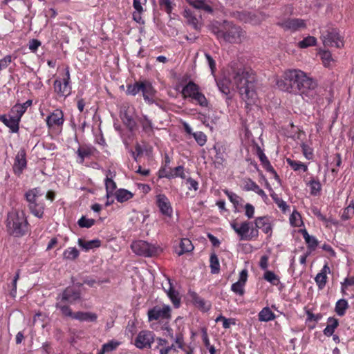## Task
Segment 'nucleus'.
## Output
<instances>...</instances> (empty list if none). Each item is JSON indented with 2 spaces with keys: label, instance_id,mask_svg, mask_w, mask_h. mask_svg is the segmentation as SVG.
<instances>
[{
  "label": "nucleus",
  "instance_id": "obj_1",
  "mask_svg": "<svg viewBox=\"0 0 354 354\" xmlns=\"http://www.w3.org/2000/svg\"><path fill=\"white\" fill-rule=\"evenodd\" d=\"M276 84L281 91L299 94L303 97H313L317 86V83L313 78L299 69L285 71Z\"/></svg>",
  "mask_w": 354,
  "mask_h": 354
},
{
  "label": "nucleus",
  "instance_id": "obj_2",
  "mask_svg": "<svg viewBox=\"0 0 354 354\" xmlns=\"http://www.w3.org/2000/svg\"><path fill=\"white\" fill-rule=\"evenodd\" d=\"M234 83L246 106L254 104L257 100L255 76L253 71L248 68H239L234 75Z\"/></svg>",
  "mask_w": 354,
  "mask_h": 354
},
{
  "label": "nucleus",
  "instance_id": "obj_3",
  "mask_svg": "<svg viewBox=\"0 0 354 354\" xmlns=\"http://www.w3.org/2000/svg\"><path fill=\"white\" fill-rule=\"evenodd\" d=\"M8 232L15 237L24 236L28 230V221L23 211H12L6 220Z\"/></svg>",
  "mask_w": 354,
  "mask_h": 354
},
{
  "label": "nucleus",
  "instance_id": "obj_4",
  "mask_svg": "<svg viewBox=\"0 0 354 354\" xmlns=\"http://www.w3.org/2000/svg\"><path fill=\"white\" fill-rule=\"evenodd\" d=\"M25 197L30 212L36 217L41 218L45 209L44 192L40 188H33L26 192Z\"/></svg>",
  "mask_w": 354,
  "mask_h": 354
},
{
  "label": "nucleus",
  "instance_id": "obj_5",
  "mask_svg": "<svg viewBox=\"0 0 354 354\" xmlns=\"http://www.w3.org/2000/svg\"><path fill=\"white\" fill-rule=\"evenodd\" d=\"M64 71L62 80H56L53 84L55 92L60 97H67L71 93L69 68L66 67Z\"/></svg>",
  "mask_w": 354,
  "mask_h": 354
},
{
  "label": "nucleus",
  "instance_id": "obj_6",
  "mask_svg": "<svg viewBox=\"0 0 354 354\" xmlns=\"http://www.w3.org/2000/svg\"><path fill=\"white\" fill-rule=\"evenodd\" d=\"M321 39L324 46L342 48L344 46L343 37L339 32L334 28H331L322 32Z\"/></svg>",
  "mask_w": 354,
  "mask_h": 354
},
{
  "label": "nucleus",
  "instance_id": "obj_7",
  "mask_svg": "<svg viewBox=\"0 0 354 354\" xmlns=\"http://www.w3.org/2000/svg\"><path fill=\"white\" fill-rule=\"evenodd\" d=\"M131 248L134 253L145 257H153L158 252L156 246L142 240L133 242Z\"/></svg>",
  "mask_w": 354,
  "mask_h": 354
},
{
  "label": "nucleus",
  "instance_id": "obj_8",
  "mask_svg": "<svg viewBox=\"0 0 354 354\" xmlns=\"http://www.w3.org/2000/svg\"><path fill=\"white\" fill-rule=\"evenodd\" d=\"M236 234L239 236L241 240H251L257 238L259 231L253 226L252 222L245 221L242 222L236 230Z\"/></svg>",
  "mask_w": 354,
  "mask_h": 354
},
{
  "label": "nucleus",
  "instance_id": "obj_9",
  "mask_svg": "<svg viewBox=\"0 0 354 354\" xmlns=\"http://www.w3.org/2000/svg\"><path fill=\"white\" fill-rule=\"evenodd\" d=\"M155 341V334L150 330H141L135 339V346L140 349L150 348Z\"/></svg>",
  "mask_w": 354,
  "mask_h": 354
},
{
  "label": "nucleus",
  "instance_id": "obj_10",
  "mask_svg": "<svg viewBox=\"0 0 354 354\" xmlns=\"http://www.w3.org/2000/svg\"><path fill=\"white\" fill-rule=\"evenodd\" d=\"M218 36L223 37L230 43H240L245 37V32L240 27L233 26L227 31L219 32Z\"/></svg>",
  "mask_w": 354,
  "mask_h": 354
},
{
  "label": "nucleus",
  "instance_id": "obj_11",
  "mask_svg": "<svg viewBox=\"0 0 354 354\" xmlns=\"http://www.w3.org/2000/svg\"><path fill=\"white\" fill-rule=\"evenodd\" d=\"M147 315L149 321L169 319L171 317V308L168 305L156 306L148 310Z\"/></svg>",
  "mask_w": 354,
  "mask_h": 354
},
{
  "label": "nucleus",
  "instance_id": "obj_12",
  "mask_svg": "<svg viewBox=\"0 0 354 354\" xmlns=\"http://www.w3.org/2000/svg\"><path fill=\"white\" fill-rule=\"evenodd\" d=\"M277 25L284 30L290 32H296L306 27V22L304 19L297 18L279 21L277 22Z\"/></svg>",
  "mask_w": 354,
  "mask_h": 354
},
{
  "label": "nucleus",
  "instance_id": "obj_13",
  "mask_svg": "<svg viewBox=\"0 0 354 354\" xmlns=\"http://www.w3.org/2000/svg\"><path fill=\"white\" fill-rule=\"evenodd\" d=\"M48 129H55L61 127L64 122V113L60 109H55L46 119Z\"/></svg>",
  "mask_w": 354,
  "mask_h": 354
},
{
  "label": "nucleus",
  "instance_id": "obj_14",
  "mask_svg": "<svg viewBox=\"0 0 354 354\" xmlns=\"http://www.w3.org/2000/svg\"><path fill=\"white\" fill-rule=\"evenodd\" d=\"M162 286L167 296L171 299L174 306L176 308L179 307L180 299L179 297L178 292L174 289L171 279L168 277L166 278L165 281L162 283Z\"/></svg>",
  "mask_w": 354,
  "mask_h": 354
},
{
  "label": "nucleus",
  "instance_id": "obj_15",
  "mask_svg": "<svg viewBox=\"0 0 354 354\" xmlns=\"http://www.w3.org/2000/svg\"><path fill=\"white\" fill-rule=\"evenodd\" d=\"M156 205L162 214L171 217L173 209L169 198L165 194H158L156 196Z\"/></svg>",
  "mask_w": 354,
  "mask_h": 354
},
{
  "label": "nucleus",
  "instance_id": "obj_16",
  "mask_svg": "<svg viewBox=\"0 0 354 354\" xmlns=\"http://www.w3.org/2000/svg\"><path fill=\"white\" fill-rule=\"evenodd\" d=\"M80 299V291L73 287H68L57 297V300H61V301L73 304Z\"/></svg>",
  "mask_w": 354,
  "mask_h": 354
},
{
  "label": "nucleus",
  "instance_id": "obj_17",
  "mask_svg": "<svg viewBox=\"0 0 354 354\" xmlns=\"http://www.w3.org/2000/svg\"><path fill=\"white\" fill-rule=\"evenodd\" d=\"M255 228L261 229L268 236H271L272 232V224L268 216L257 217L254 220Z\"/></svg>",
  "mask_w": 354,
  "mask_h": 354
},
{
  "label": "nucleus",
  "instance_id": "obj_18",
  "mask_svg": "<svg viewBox=\"0 0 354 354\" xmlns=\"http://www.w3.org/2000/svg\"><path fill=\"white\" fill-rule=\"evenodd\" d=\"M95 151L96 149L91 145H80L76 151V153L78 157L77 162L81 164L83 163L84 162L85 158H88L93 156Z\"/></svg>",
  "mask_w": 354,
  "mask_h": 354
},
{
  "label": "nucleus",
  "instance_id": "obj_19",
  "mask_svg": "<svg viewBox=\"0 0 354 354\" xmlns=\"http://www.w3.org/2000/svg\"><path fill=\"white\" fill-rule=\"evenodd\" d=\"M27 161L26 158V152L24 150H20L17 154L13 165L15 174L20 175L23 170L26 167Z\"/></svg>",
  "mask_w": 354,
  "mask_h": 354
},
{
  "label": "nucleus",
  "instance_id": "obj_20",
  "mask_svg": "<svg viewBox=\"0 0 354 354\" xmlns=\"http://www.w3.org/2000/svg\"><path fill=\"white\" fill-rule=\"evenodd\" d=\"M248 279V271L247 270H243L239 274V281L234 283L231 286V290L239 295H243L244 294V286Z\"/></svg>",
  "mask_w": 354,
  "mask_h": 354
},
{
  "label": "nucleus",
  "instance_id": "obj_21",
  "mask_svg": "<svg viewBox=\"0 0 354 354\" xmlns=\"http://www.w3.org/2000/svg\"><path fill=\"white\" fill-rule=\"evenodd\" d=\"M0 120L6 125L12 133H17L19 131L20 119L15 115L13 116L0 115Z\"/></svg>",
  "mask_w": 354,
  "mask_h": 354
},
{
  "label": "nucleus",
  "instance_id": "obj_22",
  "mask_svg": "<svg viewBox=\"0 0 354 354\" xmlns=\"http://www.w3.org/2000/svg\"><path fill=\"white\" fill-rule=\"evenodd\" d=\"M113 175L111 170L106 171L105 187L106 198H111L114 194L117 188L116 183L112 179Z\"/></svg>",
  "mask_w": 354,
  "mask_h": 354
},
{
  "label": "nucleus",
  "instance_id": "obj_23",
  "mask_svg": "<svg viewBox=\"0 0 354 354\" xmlns=\"http://www.w3.org/2000/svg\"><path fill=\"white\" fill-rule=\"evenodd\" d=\"M141 92L145 102L151 104L153 102V97L155 95V90L151 84L149 82H142Z\"/></svg>",
  "mask_w": 354,
  "mask_h": 354
},
{
  "label": "nucleus",
  "instance_id": "obj_24",
  "mask_svg": "<svg viewBox=\"0 0 354 354\" xmlns=\"http://www.w3.org/2000/svg\"><path fill=\"white\" fill-rule=\"evenodd\" d=\"M330 272V268L327 264H325L322 269L321 270L320 272H319L315 278V281L319 288V289H323L327 281V274Z\"/></svg>",
  "mask_w": 354,
  "mask_h": 354
},
{
  "label": "nucleus",
  "instance_id": "obj_25",
  "mask_svg": "<svg viewBox=\"0 0 354 354\" xmlns=\"http://www.w3.org/2000/svg\"><path fill=\"white\" fill-rule=\"evenodd\" d=\"M73 319L80 322H94L97 319V315L92 312L78 311L74 313Z\"/></svg>",
  "mask_w": 354,
  "mask_h": 354
},
{
  "label": "nucleus",
  "instance_id": "obj_26",
  "mask_svg": "<svg viewBox=\"0 0 354 354\" xmlns=\"http://www.w3.org/2000/svg\"><path fill=\"white\" fill-rule=\"evenodd\" d=\"M187 2L194 8L203 10L206 12L212 13L213 9L207 0H186Z\"/></svg>",
  "mask_w": 354,
  "mask_h": 354
},
{
  "label": "nucleus",
  "instance_id": "obj_27",
  "mask_svg": "<svg viewBox=\"0 0 354 354\" xmlns=\"http://www.w3.org/2000/svg\"><path fill=\"white\" fill-rule=\"evenodd\" d=\"M138 122L139 124L142 127V131L150 135L153 133V125L151 120L149 118L143 115L141 117L138 118Z\"/></svg>",
  "mask_w": 354,
  "mask_h": 354
},
{
  "label": "nucleus",
  "instance_id": "obj_28",
  "mask_svg": "<svg viewBox=\"0 0 354 354\" xmlns=\"http://www.w3.org/2000/svg\"><path fill=\"white\" fill-rule=\"evenodd\" d=\"M32 101L28 100L23 104H17L12 109V113L17 116L20 120L24 113L26 111L27 109L32 105Z\"/></svg>",
  "mask_w": 354,
  "mask_h": 354
},
{
  "label": "nucleus",
  "instance_id": "obj_29",
  "mask_svg": "<svg viewBox=\"0 0 354 354\" xmlns=\"http://www.w3.org/2000/svg\"><path fill=\"white\" fill-rule=\"evenodd\" d=\"M78 245L85 251L97 248L101 245V241L99 239H93L91 241H84L82 239H78Z\"/></svg>",
  "mask_w": 354,
  "mask_h": 354
},
{
  "label": "nucleus",
  "instance_id": "obj_30",
  "mask_svg": "<svg viewBox=\"0 0 354 354\" xmlns=\"http://www.w3.org/2000/svg\"><path fill=\"white\" fill-rule=\"evenodd\" d=\"M113 196L119 203H124L132 198L133 194L125 189H119L115 192Z\"/></svg>",
  "mask_w": 354,
  "mask_h": 354
},
{
  "label": "nucleus",
  "instance_id": "obj_31",
  "mask_svg": "<svg viewBox=\"0 0 354 354\" xmlns=\"http://www.w3.org/2000/svg\"><path fill=\"white\" fill-rule=\"evenodd\" d=\"M301 233L308 248L311 250H314L318 245L317 239L315 236H310L305 229L301 230Z\"/></svg>",
  "mask_w": 354,
  "mask_h": 354
},
{
  "label": "nucleus",
  "instance_id": "obj_32",
  "mask_svg": "<svg viewBox=\"0 0 354 354\" xmlns=\"http://www.w3.org/2000/svg\"><path fill=\"white\" fill-rule=\"evenodd\" d=\"M259 320L260 322H269L274 319V313L268 307L263 308L259 313Z\"/></svg>",
  "mask_w": 354,
  "mask_h": 354
},
{
  "label": "nucleus",
  "instance_id": "obj_33",
  "mask_svg": "<svg viewBox=\"0 0 354 354\" xmlns=\"http://www.w3.org/2000/svg\"><path fill=\"white\" fill-rule=\"evenodd\" d=\"M184 17L187 19L188 24L191 25L196 30L200 29L201 24L198 19L193 15L189 10H185Z\"/></svg>",
  "mask_w": 354,
  "mask_h": 354
},
{
  "label": "nucleus",
  "instance_id": "obj_34",
  "mask_svg": "<svg viewBox=\"0 0 354 354\" xmlns=\"http://www.w3.org/2000/svg\"><path fill=\"white\" fill-rule=\"evenodd\" d=\"M288 165L295 171H302L306 172L308 170V165L300 161L287 158Z\"/></svg>",
  "mask_w": 354,
  "mask_h": 354
},
{
  "label": "nucleus",
  "instance_id": "obj_35",
  "mask_svg": "<svg viewBox=\"0 0 354 354\" xmlns=\"http://www.w3.org/2000/svg\"><path fill=\"white\" fill-rule=\"evenodd\" d=\"M158 3L160 9L164 10L169 16L176 7V3L173 0H158Z\"/></svg>",
  "mask_w": 354,
  "mask_h": 354
},
{
  "label": "nucleus",
  "instance_id": "obj_36",
  "mask_svg": "<svg viewBox=\"0 0 354 354\" xmlns=\"http://www.w3.org/2000/svg\"><path fill=\"white\" fill-rule=\"evenodd\" d=\"M338 326V320L334 317H329L328 319V324L324 330V334L326 336H331L335 329Z\"/></svg>",
  "mask_w": 354,
  "mask_h": 354
},
{
  "label": "nucleus",
  "instance_id": "obj_37",
  "mask_svg": "<svg viewBox=\"0 0 354 354\" xmlns=\"http://www.w3.org/2000/svg\"><path fill=\"white\" fill-rule=\"evenodd\" d=\"M180 250L178 252L179 256L184 253L189 252L194 250V245L192 241L188 239H182L180 243Z\"/></svg>",
  "mask_w": 354,
  "mask_h": 354
},
{
  "label": "nucleus",
  "instance_id": "obj_38",
  "mask_svg": "<svg viewBox=\"0 0 354 354\" xmlns=\"http://www.w3.org/2000/svg\"><path fill=\"white\" fill-rule=\"evenodd\" d=\"M307 185L310 187V194L313 196H317L319 194L322 190V185L319 180L312 178L308 183Z\"/></svg>",
  "mask_w": 354,
  "mask_h": 354
},
{
  "label": "nucleus",
  "instance_id": "obj_39",
  "mask_svg": "<svg viewBox=\"0 0 354 354\" xmlns=\"http://www.w3.org/2000/svg\"><path fill=\"white\" fill-rule=\"evenodd\" d=\"M66 302L57 300L55 307L59 309L63 315L66 317H70L73 319L74 313L72 312L70 307L65 304Z\"/></svg>",
  "mask_w": 354,
  "mask_h": 354
},
{
  "label": "nucleus",
  "instance_id": "obj_40",
  "mask_svg": "<svg viewBox=\"0 0 354 354\" xmlns=\"http://www.w3.org/2000/svg\"><path fill=\"white\" fill-rule=\"evenodd\" d=\"M217 86L219 91L225 94L228 95L230 93L231 82L227 78H223L217 81Z\"/></svg>",
  "mask_w": 354,
  "mask_h": 354
},
{
  "label": "nucleus",
  "instance_id": "obj_41",
  "mask_svg": "<svg viewBox=\"0 0 354 354\" xmlns=\"http://www.w3.org/2000/svg\"><path fill=\"white\" fill-rule=\"evenodd\" d=\"M354 215V201L352 200L350 203L346 207L341 214V218L346 221L352 218Z\"/></svg>",
  "mask_w": 354,
  "mask_h": 354
},
{
  "label": "nucleus",
  "instance_id": "obj_42",
  "mask_svg": "<svg viewBox=\"0 0 354 354\" xmlns=\"http://www.w3.org/2000/svg\"><path fill=\"white\" fill-rule=\"evenodd\" d=\"M198 88L199 86L194 82H189L183 87L182 94L184 97H189Z\"/></svg>",
  "mask_w": 354,
  "mask_h": 354
},
{
  "label": "nucleus",
  "instance_id": "obj_43",
  "mask_svg": "<svg viewBox=\"0 0 354 354\" xmlns=\"http://www.w3.org/2000/svg\"><path fill=\"white\" fill-rule=\"evenodd\" d=\"M80 252L76 248L71 247L63 252V257L66 260L73 261L79 257Z\"/></svg>",
  "mask_w": 354,
  "mask_h": 354
},
{
  "label": "nucleus",
  "instance_id": "obj_44",
  "mask_svg": "<svg viewBox=\"0 0 354 354\" xmlns=\"http://www.w3.org/2000/svg\"><path fill=\"white\" fill-rule=\"evenodd\" d=\"M348 308V301L344 299H341L336 302L335 310L339 316H343Z\"/></svg>",
  "mask_w": 354,
  "mask_h": 354
},
{
  "label": "nucleus",
  "instance_id": "obj_45",
  "mask_svg": "<svg viewBox=\"0 0 354 354\" xmlns=\"http://www.w3.org/2000/svg\"><path fill=\"white\" fill-rule=\"evenodd\" d=\"M263 279L274 286H277L280 283L279 277L274 272L270 270H266L264 272Z\"/></svg>",
  "mask_w": 354,
  "mask_h": 354
},
{
  "label": "nucleus",
  "instance_id": "obj_46",
  "mask_svg": "<svg viewBox=\"0 0 354 354\" xmlns=\"http://www.w3.org/2000/svg\"><path fill=\"white\" fill-rule=\"evenodd\" d=\"M225 194L227 195V196L229 198V200L230 201V202L232 203L236 207L237 206L242 205L243 200L241 197L238 196L236 194L232 192L229 190H225Z\"/></svg>",
  "mask_w": 354,
  "mask_h": 354
},
{
  "label": "nucleus",
  "instance_id": "obj_47",
  "mask_svg": "<svg viewBox=\"0 0 354 354\" xmlns=\"http://www.w3.org/2000/svg\"><path fill=\"white\" fill-rule=\"evenodd\" d=\"M211 272L212 274H218L220 271V263L218 257L216 254H211L209 258Z\"/></svg>",
  "mask_w": 354,
  "mask_h": 354
},
{
  "label": "nucleus",
  "instance_id": "obj_48",
  "mask_svg": "<svg viewBox=\"0 0 354 354\" xmlns=\"http://www.w3.org/2000/svg\"><path fill=\"white\" fill-rule=\"evenodd\" d=\"M317 39L313 36H308L305 37L303 40L298 43V46L301 48H306L309 46H315Z\"/></svg>",
  "mask_w": 354,
  "mask_h": 354
},
{
  "label": "nucleus",
  "instance_id": "obj_49",
  "mask_svg": "<svg viewBox=\"0 0 354 354\" xmlns=\"http://www.w3.org/2000/svg\"><path fill=\"white\" fill-rule=\"evenodd\" d=\"M142 82H137L133 84H129L127 88V94L135 96L140 92L142 88Z\"/></svg>",
  "mask_w": 354,
  "mask_h": 354
},
{
  "label": "nucleus",
  "instance_id": "obj_50",
  "mask_svg": "<svg viewBox=\"0 0 354 354\" xmlns=\"http://www.w3.org/2000/svg\"><path fill=\"white\" fill-rule=\"evenodd\" d=\"M116 342L111 341L102 345V348L97 352V354H105L106 353L111 352L115 350L118 346Z\"/></svg>",
  "mask_w": 354,
  "mask_h": 354
},
{
  "label": "nucleus",
  "instance_id": "obj_51",
  "mask_svg": "<svg viewBox=\"0 0 354 354\" xmlns=\"http://www.w3.org/2000/svg\"><path fill=\"white\" fill-rule=\"evenodd\" d=\"M215 322H222L223 327L225 329L229 328L231 325L236 324L234 319H232V318L227 319L222 315H219L218 317H217L216 319H215Z\"/></svg>",
  "mask_w": 354,
  "mask_h": 354
},
{
  "label": "nucleus",
  "instance_id": "obj_52",
  "mask_svg": "<svg viewBox=\"0 0 354 354\" xmlns=\"http://www.w3.org/2000/svg\"><path fill=\"white\" fill-rule=\"evenodd\" d=\"M319 55L325 66H328L333 61L332 55L328 50H320Z\"/></svg>",
  "mask_w": 354,
  "mask_h": 354
},
{
  "label": "nucleus",
  "instance_id": "obj_53",
  "mask_svg": "<svg viewBox=\"0 0 354 354\" xmlns=\"http://www.w3.org/2000/svg\"><path fill=\"white\" fill-rule=\"evenodd\" d=\"M77 223L80 227L89 228L95 224V220L93 218H87L85 216H82L79 219Z\"/></svg>",
  "mask_w": 354,
  "mask_h": 354
},
{
  "label": "nucleus",
  "instance_id": "obj_54",
  "mask_svg": "<svg viewBox=\"0 0 354 354\" xmlns=\"http://www.w3.org/2000/svg\"><path fill=\"white\" fill-rule=\"evenodd\" d=\"M192 135H193V137L194 138L195 140L196 141V142L200 146L202 147L205 145V143L207 142V136L204 133H203L202 131H197V132L193 133Z\"/></svg>",
  "mask_w": 354,
  "mask_h": 354
},
{
  "label": "nucleus",
  "instance_id": "obj_55",
  "mask_svg": "<svg viewBox=\"0 0 354 354\" xmlns=\"http://www.w3.org/2000/svg\"><path fill=\"white\" fill-rule=\"evenodd\" d=\"M290 223L293 226H300L301 223V217L299 212H293L290 216Z\"/></svg>",
  "mask_w": 354,
  "mask_h": 354
},
{
  "label": "nucleus",
  "instance_id": "obj_56",
  "mask_svg": "<svg viewBox=\"0 0 354 354\" xmlns=\"http://www.w3.org/2000/svg\"><path fill=\"white\" fill-rule=\"evenodd\" d=\"M260 187L253 180L251 179H248L245 181L244 184V189L246 191H253L254 192H257L258 189Z\"/></svg>",
  "mask_w": 354,
  "mask_h": 354
},
{
  "label": "nucleus",
  "instance_id": "obj_57",
  "mask_svg": "<svg viewBox=\"0 0 354 354\" xmlns=\"http://www.w3.org/2000/svg\"><path fill=\"white\" fill-rule=\"evenodd\" d=\"M171 174L174 175V178L180 177L185 178L184 168L183 166H178L174 169H169Z\"/></svg>",
  "mask_w": 354,
  "mask_h": 354
},
{
  "label": "nucleus",
  "instance_id": "obj_58",
  "mask_svg": "<svg viewBox=\"0 0 354 354\" xmlns=\"http://www.w3.org/2000/svg\"><path fill=\"white\" fill-rule=\"evenodd\" d=\"M197 104L203 106L207 107L208 106V101L203 93L201 92L198 94L195 100H194Z\"/></svg>",
  "mask_w": 354,
  "mask_h": 354
},
{
  "label": "nucleus",
  "instance_id": "obj_59",
  "mask_svg": "<svg viewBox=\"0 0 354 354\" xmlns=\"http://www.w3.org/2000/svg\"><path fill=\"white\" fill-rule=\"evenodd\" d=\"M254 207L250 204V203H247L245 205V215L246 217H248V218H252L254 217Z\"/></svg>",
  "mask_w": 354,
  "mask_h": 354
},
{
  "label": "nucleus",
  "instance_id": "obj_60",
  "mask_svg": "<svg viewBox=\"0 0 354 354\" xmlns=\"http://www.w3.org/2000/svg\"><path fill=\"white\" fill-rule=\"evenodd\" d=\"M156 342H157V345L156 346V348L159 350L160 353V351L162 349L167 348V346H168V344H169L167 339L161 338V337H158L156 339Z\"/></svg>",
  "mask_w": 354,
  "mask_h": 354
},
{
  "label": "nucleus",
  "instance_id": "obj_61",
  "mask_svg": "<svg viewBox=\"0 0 354 354\" xmlns=\"http://www.w3.org/2000/svg\"><path fill=\"white\" fill-rule=\"evenodd\" d=\"M147 0H133V8L136 11L143 12L144 9L142 6L145 5Z\"/></svg>",
  "mask_w": 354,
  "mask_h": 354
},
{
  "label": "nucleus",
  "instance_id": "obj_62",
  "mask_svg": "<svg viewBox=\"0 0 354 354\" xmlns=\"http://www.w3.org/2000/svg\"><path fill=\"white\" fill-rule=\"evenodd\" d=\"M186 184L188 185L189 189H194L197 191L198 189V183L192 178H189L186 180Z\"/></svg>",
  "mask_w": 354,
  "mask_h": 354
},
{
  "label": "nucleus",
  "instance_id": "obj_63",
  "mask_svg": "<svg viewBox=\"0 0 354 354\" xmlns=\"http://www.w3.org/2000/svg\"><path fill=\"white\" fill-rule=\"evenodd\" d=\"M259 267L261 269L263 270H268V257L267 255H263L259 263Z\"/></svg>",
  "mask_w": 354,
  "mask_h": 354
},
{
  "label": "nucleus",
  "instance_id": "obj_64",
  "mask_svg": "<svg viewBox=\"0 0 354 354\" xmlns=\"http://www.w3.org/2000/svg\"><path fill=\"white\" fill-rule=\"evenodd\" d=\"M11 61L12 58L10 55H6L3 59H0V71L3 68H7Z\"/></svg>",
  "mask_w": 354,
  "mask_h": 354
}]
</instances>
